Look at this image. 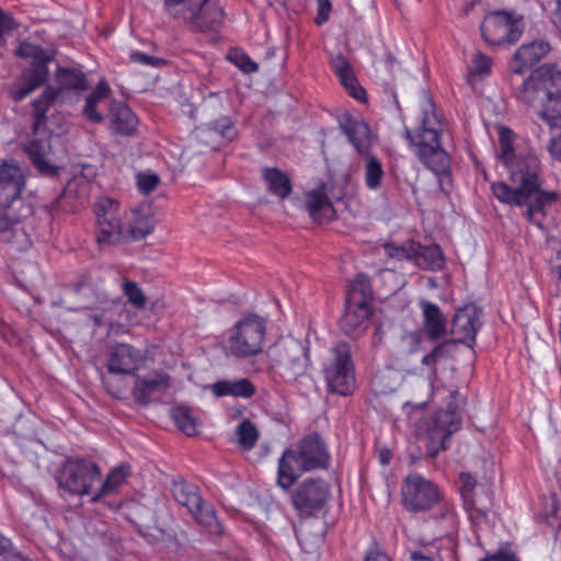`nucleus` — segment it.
Here are the masks:
<instances>
[{"label":"nucleus","instance_id":"cd10ccee","mask_svg":"<svg viewBox=\"0 0 561 561\" xmlns=\"http://www.w3.org/2000/svg\"><path fill=\"white\" fill-rule=\"evenodd\" d=\"M58 98V90L51 85L45 88L42 94L32 102V134L39 135L47 124V112Z\"/></svg>","mask_w":561,"mask_h":561},{"label":"nucleus","instance_id":"f3484780","mask_svg":"<svg viewBox=\"0 0 561 561\" xmlns=\"http://www.w3.org/2000/svg\"><path fill=\"white\" fill-rule=\"evenodd\" d=\"M51 58L34 59L31 66L23 70L20 79L10 88L11 99L19 103L28 94L43 85L48 77L47 62Z\"/></svg>","mask_w":561,"mask_h":561},{"label":"nucleus","instance_id":"37998d69","mask_svg":"<svg viewBox=\"0 0 561 561\" xmlns=\"http://www.w3.org/2000/svg\"><path fill=\"white\" fill-rule=\"evenodd\" d=\"M154 229V220L151 217H140L130 227L129 234L133 240H141Z\"/></svg>","mask_w":561,"mask_h":561},{"label":"nucleus","instance_id":"5701e85b","mask_svg":"<svg viewBox=\"0 0 561 561\" xmlns=\"http://www.w3.org/2000/svg\"><path fill=\"white\" fill-rule=\"evenodd\" d=\"M107 117L112 134L125 137L136 135L139 119L126 103L116 100L112 101Z\"/></svg>","mask_w":561,"mask_h":561},{"label":"nucleus","instance_id":"f03ea898","mask_svg":"<svg viewBox=\"0 0 561 561\" xmlns=\"http://www.w3.org/2000/svg\"><path fill=\"white\" fill-rule=\"evenodd\" d=\"M422 114L417 128L412 131L404 128L405 139L413 148L420 162L437 175L450 174V158L442 146V122L435 112L433 99L422 90Z\"/></svg>","mask_w":561,"mask_h":561},{"label":"nucleus","instance_id":"bb28decb","mask_svg":"<svg viewBox=\"0 0 561 561\" xmlns=\"http://www.w3.org/2000/svg\"><path fill=\"white\" fill-rule=\"evenodd\" d=\"M211 393L217 397H234L250 399L256 393V387L248 378L236 380H218L209 385Z\"/></svg>","mask_w":561,"mask_h":561},{"label":"nucleus","instance_id":"a19ab883","mask_svg":"<svg viewBox=\"0 0 561 561\" xmlns=\"http://www.w3.org/2000/svg\"><path fill=\"white\" fill-rule=\"evenodd\" d=\"M100 234L98 237L99 242L114 243L121 239V221L117 216L113 217L112 221H107L104 225H98Z\"/></svg>","mask_w":561,"mask_h":561},{"label":"nucleus","instance_id":"603ef678","mask_svg":"<svg viewBox=\"0 0 561 561\" xmlns=\"http://www.w3.org/2000/svg\"><path fill=\"white\" fill-rule=\"evenodd\" d=\"M439 360L440 359L437 356V354L435 353L434 348H432V351L428 352L427 354H425L421 359L422 365L428 367L427 376H428V379L431 380V382H433L437 378L436 365Z\"/></svg>","mask_w":561,"mask_h":561},{"label":"nucleus","instance_id":"79ce46f5","mask_svg":"<svg viewBox=\"0 0 561 561\" xmlns=\"http://www.w3.org/2000/svg\"><path fill=\"white\" fill-rule=\"evenodd\" d=\"M123 293L127 297L128 302L136 309H142L145 307L147 300L146 296L136 282H124Z\"/></svg>","mask_w":561,"mask_h":561},{"label":"nucleus","instance_id":"39448f33","mask_svg":"<svg viewBox=\"0 0 561 561\" xmlns=\"http://www.w3.org/2000/svg\"><path fill=\"white\" fill-rule=\"evenodd\" d=\"M171 491L174 500L180 505L185 506L195 520L205 527L209 534H222L224 529L214 506L204 501L197 485L179 478L173 480Z\"/></svg>","mask_w":561,"mask_h":561},{"label":"nucleus","instance_id":"680f3d73","mask_svg":"<svg viewBox=\"0 0 561 561\" xmlns=\"http://www.w3.org/2000/svg\"><path fill=\"white\" fill-rule=\"evenodd\" d=\"M91 277L88 275H82L75 284V291L76 293H82L85 288H91Z\"/></svg>","mask_w":561,"mask_h":561},{"label":"nucleus","instance_id":"a211bd4d","mask_svg":"<svg viewBox=\"0 0 561 561\" xmlns=\"http://www.w3.org/2000/svg\"><path fill=\"white\" fill-rule=\"evenodd\" d=\"M131 396L140 407H147L154 394L165 393L171 387V376L162 371H152L148 375L134 376Z\"/></svg>","mask_w":561,"mask_h":561},{"label":"nucleus","instance_id":"8fccbe9b","mask_svg":"<svg viewBox=\"0 0 561 561\" xmlns=\"http://www.w3.org/2000/svg\"><path fill=\"white\" fill-rule=\"evenodd\" d=\"M363 561H391L382 547L374 540L367 548Z\"/></svg>","mask_w":561,"mask_h":561},{"label":"nucleus","instance_id":"393cba45","mask_svg":"<svg viewBox=\"0 0 561 561\" xmlns=\"http://www.w3.org/2000/svg\"><path fill=\"white\" fill-rule=\"evenodd\" d=\"M371 312V306H353L345 302V313L340 320L341 329L347 336L358 339L368 328Z\"/></svg>","mask_w":561,"mask_h":561},{"label":"nucleus","instance_id":"4be33fe9","mask_svg":"<svg viewBox=\"0 0 561 561\" xmlns=\"http://www.w3.org/2000/svg\"><path fill=\"white\" fill-rule=\"evenodd\" d=\"M339 126L360 156L370 152L371 131L367 123L350 113H344L339 117Z\"/></svg>","mask_w":561,"mask_h":561},{"label":"nucleus","instance_id":"69168bd1","mask_svg":"<svg viewBox=\"0 0 561 561\" xmlns=\"http://www.w3.org/2000/svg\"><path fill=\"white\" fill-rule=\"evenodd\" d=\"M1 561H31L28 558L24 557L21 552H19L15 548L5 556Z\"/></svg>","mask_w":561,"mask_h":561},{"label":"nucleus","instance_id":"4c0bfd02","mask_svg":"<svg viewBox=\"0 0 561 561\" xmlns=\"http://www.w3.org/2000/svg\"><path fill=\"white\" fill-rule=\"evenodd\" d=\"M238 445L243 450H251L255 447L260 433L250 420H243L236 430Z\"/></svg>","mask_w":561,"mask_h":561},{"label":"nucleus","instance_id":"bf43d9fd","mask_svg":"<svg viewBox=\"0 0 561 561\" xmlns=\"http://www.w3.org/2000/svg\"><path fill=\"white\" fill-rule=\"evenodd\" d=\"M479 561H519L515 553L508 551H499L492 556H486Z\"/></svg>","mask_w":561,"mask_h":561},{"label":"nucleus","instance_id":"de8ad7c7","mask_svg":"<svg viewBox=\"0 0 561 561\" xmlns=\"http://www.w3.org/2000/svg\"><path fill=\"white\" fill-rule=\"evenodd\" d=\"M490 66H491V59L488 56H485L481 53H478L474 56V58L472 59V65H471L469 71L471 75H474V76H485L490 71Z\"/></svg>","mask_w":561,"mask_h":561},{"label":"nucleus","instance_id":"c85d7f7f","mask_svg":"<svg viewBox=\"0 0 561 561\" xmlns=\"http://www.w3.org/2000/svg\"><path fill=\"white\" fill-rule=\"evenodd\" d=\"M306 209L312 219L318 222L330 220L335 214L331 201L321 188L307 193Z\"/></svg>","mask_w":561,"mask_h":561},{"label":"nucleus","instance_id":"5fc2aeb1","mask_svg":"<svg viewBox=\"0 0 561 561\" xmlns=\"http://www.w3.org/2000/svg\"><path fill=\"white\" fill-rule=\"evenodd\" d=\"M111 93V88L106 81L101 80L95 89L87 96V99L92 100L95 104H98L103 99L107 98Z\"/></svg>","mask_w":561,"mask_h":561},{"label":"nucleus","instance_id":"473e14b6","mask_svg":"<svg viewBox=\"0 0 561 561\" xmlns=\"http://www.w3.org/2000/svg\"><path fill=\"white\" fill-rule=\"evenodd\" d=\"M373 295L369 277L360 273L352 282L345 302L353 304V306H370Z\"/></svg>","mask_w":561,"mask_h":561},{"label":"nucleus","instance_id":"6e6552de","mask_svg":"<svg viewBox=\"0 0 561 561\" xmlns=\"http://www.w3.org/2000/svg\"><path fill=\"white\" fill-rule=\"evenodd\" d=\"M101 478L100 467L84 458H69L58 470V486L73 495H88L96 480Z\"/></svg>","mask_w":561,"mask_h":561},{"label":"nucleus","instance_id":"1a4fd4ad","mask_svg":"<svg viewBox=\"0 0 561 561\" xmlns=\"http://www.w3.org/2000/svg\"><path fill=\"white\" fill-rule=\"evenodd\" d=\"M323 373L331 392L340 396L352 393L355 387V370L350 344L340 342L333 347L332 358Z\"/></svg>","mask_w":561,"mask_h":561},{"label":"nucleus","instance_id":"6ab92c4d","mask_svg":"<svg viewBox=\"0 0 561 561\" xmlns=\"http://www.w3.org/2000/svg\"><path fill=\"white\" fill-rule=\"evenodd\" d=\"M551 46L546 41H533L520 45L508 61V69L513 75H524L543 59Z\"/></svg>","mask_w":561,"mask_h":561},{"label":"nucleus","instance_id":"9b49d317","mask_svg":"<svg viewBox=\"0 0 561 561\" xmlns=\"http://www.w3.org/2000/svg\"><path fill=\"white\" fill-rule=\"evenodd\" d=\"M288 492L293 507L305 517L321 511L331 496L329 483L320 478H307Z\"/></svg>","mask_w":561,"mask_h":561},{"label":"nucleus","instance_id":"a878e982","mask_svg":"<svg viewBox=\"0 0 561 561\" xmlns=\"http://www.w3.org/2000/svg\"><path fill=\"white\" fill-rule=\"evenodd\" d=\"M331 68L352 98L358 101L366 100V91L358 84L353 68L344 55L339 54L332 58Z\"/></svg>","mask_w":561,"mask_h":561},{"label":"nucleus","instance_id":"aec40b11","mask_svg":"<svg viewBox=\"0 0 561 561\" xmlns=\"http://www.w3.org/2000/svg\"><path fill=\"white\" fill-rule=\"evenodd\" d=\"M25 179L21 168L14 162L0 164V207L10 208L21 196Z\"/></svg>","mask_w":561,"mask_h":561},{"label":"nucleus","instance_id":"49530a36","mask_svg":"<svg viewBox=\"0 0 561 561\" xmlns=\"http://www.w3.org/2000/svg\"><path fill=\"white\" fill-rule=\"evenodd\" d=\"M129 59L133 62L140 64L144 66H150V67H161L167 64L165 59L154 56H149L142 51H131L129 54Z\"/></svg>","mask_w":561,"mask_h":561},{"label":"nucleus","instance_id":"f8f14e48","mask_svg":"<svg viewBox=\"0 0 561 561\" xmlns=\"http://www.w3.org/2000/svg\"><path fill=\"white\" fill-rule=\"evenodd\" d=\"M273 353L274 360L286 381H297L299 377L305 376L309 356L308 348L300 341L282 340L275 345Z\"/></svg>","mask_w":561,"mask_h":561},{"label":"nucleus","instance_id":"a18cd8bd","mask_svg":"<svg viewBox=\"0 0 561 561\" xmlns=\"http://www.w3.org/2000/svg\"><path fill=\"white\" fill-rule=\"evenodd\" d=\"M160 179L154 173H139L137 176V186L142 194H150L158 187Z\"/></svg>","mask_w":561,"mask_h":561},{"label":"nucleus","instance_id":"2eb2a0df","mask_svg":"<svg viewBox=\"0 0 561 561\" xmlns=\"http://www.w3.org/2000/svg\"><path fill=\"white\" fill-rule=\"evenodd\" d=\"M146 360L142 352L130 344L116 343L108 350L107 371L112 375L136 376Z\"/></svg>","mask_w":561,"mask_h":561},{"label":"nucleus","instance_id":"338daca9","mask_svg":"<svg viewBox=\"0 0 561 561\" xmlns=\"http://www.w3.org/2000/svg\"><path fill=\"white\" fill-rule=\"evenodd\" d=\"M102 381H103V385L106 387V389H107V391H108V393L111 396H113L115 398H119L121 397L122 391H121L119 388L113 386L112 382L108 379H106V378H103Z\"/></svg>","mask_w":561,"mask_h":561},{"label":"nucleus","instance_id":"c03bdc74","mask_svg":"<svg viewBox=\"0 0 561 561\" xmlns=\"http://www.w3.org/2000/svg\"><path fill=\"white\" fill-rule=\"evenodd\" d=\"M117 210L118 203L111 198H102L94 206L96 219H100L104 216H110L111 220H113V217L116 216Z\"/></svg>","mask_w":561,"mask_h":561},{"label":"nucleus","instance_id":"72a5a7b5","mask_svg":"<svg viewBox=\"0 0 561 561\" xmlns=\"http://www.w3.org/2000/svg\"><path fill=\"white\" fill-rule=\"evenodd\" d=\"M56 81L59 91H85L88 80L85 75L78 68H58L56 71Z\"/></svg>","mask_w":561,"mask_h":561},{"label":"nucleus","instance_id":"f704fd0d","mask_svg":"<svg viewBox=\"0 0 561 561\" xmlns=\"http://www.w3.org/2000/svg\"><path fill=\"white\" fill-rule=\"evenodd\" d=\"M431 518L439 526L445 533L451 531L457 525V513L455 505L451 501L439 495V500L435 503Z\"/></svg>","mask_w":561,"mask_h":561},{"label":"nucleus","instance_id":"dca6fc26","mask_svg":"<svg viewBox=\"0 0 561 561\" xmlns=\"http://www.w3.org/2000/svg\"><path fill=\"white\" fill-rule=\"evenodd\" d=\"M23 151L39 174L49 178L59 174L60 167L54 159L50 136L33 135V138L23 145Z\"/></svg>","mask_w":561,"mask_h":561},{"label":"nucleus","instance_id":"58836bf2","mask_svg":"<svg viewBox=\"0 0 561 561\" xmlns=\"http://www.w3.org/2000/svg\"><path fill=\"white\" fill-rule=\"evenodd\" d=\"M207 131L216 134L222 141L230 142L237 137V128L229 116H222L210 122Z\"/></svg>","mask_w":561,"mask_h":561},{"label":"nucleus","instance_id":"09e8293b","mask_svg":"<svg viewBox=\"0 0 561 561\" xmlns=\"http://www.w3.org/2000/svg\"><path fill=\"white\" fill-rule=\"evenodd\" d=\"M191 0H163L164 12L173 19L183 16L185 4Z\"/></svg>","mask_w":561,"mask_h":561},{"label":"nucleus","instance_id":"0e129e2a","mask_svg":"<svg viewBox=\"0 0 561 561\" xmlns=\"http://www.w3.org/2000/svg\"><path fill=\"white\" fill-rule=\"evenodd\" d=\"M392 459V453L388 448L379 449L378 460L382 466H388Z\"/></svg>","mask_w":561,"mask_h":561},{"label":"nucleus","instance_id":"0eeeda50","mask_svg":"<svg viewBox=\"0 0 561 561\" xmlns=\"http://www.w3.org/2000/svg\"><path fill=\"white\" fill-rule=\"evenodd\" d=\"M266 325L263 318L250 314L240 319L231 329L228 350L234 357L245 358L257 355L263 348Z\"/></svg>","mask_w":561,"mask_h":561},{"label":"nucleus","instance_id":"20e7f679","mask_svg":"<svg viewBox=\"0 0 561 561\" xmlns=\"http://www.w3.org/2000/svg\"><path fill=\"white\" fill-rule=\"evenodd\" d=\"M465 399L458 390H450L444 407L439 408L427 426L426 455L435 458L447 448L450 436L460 430Z\"/></svg>","mask_w":561,"mask_h":561},{"label":"nucleus","instance_id":"f257e3e1","mask_svg":"<svg viewBox=\"0 0 561 561\" xmlns=\"http://www.w3.org/2000/svg\"><path fill=\"white\" fill-rule=\"evenodd\" d=\"M499 142L500 158L510 169L512 180L518 186L512 187L505 182L492 184V193L504 204L527 206L524 215L526 219L540 230H543V220L547 217L546 207L558 202L559 194L554 191L541 188L543 180L540 176V161L535 154H516L513 147V131L507 127L500 129Z\"/></svg>","mask_w":561,"mask_h":561},{"label":"nucleus","instance_id":"864d4df0","mask_svg":"<svg viewBox=\"0 0 561 561\" xmlns=\"http://www.w3.org/2000/svg\"><path fill=\"white\" fill-rule=\"evenodd\" d=\"M456 347L457 344L455 343V341L448 339L436 344L433 348L437 356L439 357V359H448L454 356Z\"/></svg>","mask_w":561,"mask_h":561},{"label":"nucleus","instance_id":"c756f323","mask_svg":"<svg viewBox=\"0 0 561 561\" xmlns=\"http://www.w3.org/2000/svg\"><path fill=\"white\" fill-rule=\"evenodd\" d=\"M262 179L267 186V192L280 199L287 198L293 192L290 178L278 168H263Z\"/></svg>","mask_w":561,"mask_h":561},{"label":"nucleus","instance_id":"4d7b16f0","mask_svg":"<svg viewBox=\"0 0 561 561\" xmlns=\"http://www.w3.org/2000/svg\"><path fill=\"white\" fill-rule=\"evenodd\" d=\"M318 3V14L314 20L316 24L322 25L329 20L330 12L332 9V4L330 0H317Z\"/></svg>","mask_w":561,"mask_h":561},{"label":"nucleus","instance_id":"ddd939ff","mask_svg":"<svg viewBox=\"0 0 561 561\" xmlns=\"http://www.w3.org/2000/svg\"><path fill=\"white\" fill-rule=\"evenodd\" d=\"M460 483L459 492L469 517L476 524L484 522L492 505L490 488L481 486L476 492L477 481L467 472L460 474Z\"/></svg>","mask_w":561,"mask_h":561},{"label":"nucleus","instance_id":"2f4dec72","mask_svg":"<svg viewBox=\"0 0 561 561\" xmlns=\"http://www.w3.org/2000/svg\"><path fill=\"white\" fill-rule=\"evenodd\" d=\"M414 263L423 270L440 271L445 266V256L438 244L422 245L420 243V249H415Z\"/></svg>","mask_w":561,"mask_h":561},{"label":"nucleus","instance_id":"7ed1b4c3","mask_svg":"<svg viewBox=\"0 0 561 561\" xmlns=\"http://www.w3.org/2000/svg\"><path fill=\"white\" fill-rule=\"evenodd\" d=\"M330 458L327 444L318 433L305 436L279 457L277 485L283 491H289L302 473L328 469Z\"/></svg>","mask_w":561,"mask_h":561},{"label":"nucleus","instance_id":"ea45409f","mask_svg":"<svg viewBox=\"0 0 561 561\" xmlns=\"http://www.w3.org/2000/svg\"><path fill=\"white\" fill-rule=\"evenodd\" d=\"M415 249H420V243L413 240H409L400 245L386 243L385 250L389 257L397 259L399 261L407 260L414 262Z\"/></svg>","mask_w":561,"mask_h":561},{"label":"nucleus","instance_id":"4468645a","mask_svg":"<svg viewBox=\"0 0 561 561\" xmlns=\"http://www.w3.org/2000/svg\"><path fill=\"white\" fill-rule=\"evenodd\" d=\"M481 313L482 310L474 304L457 309L451 319L450 334L453 337L450 340L455 341L457 345L463 344L473 348L477 333L482 325L480 321Z\"/></svg>","mask_w":561,"mask_h":561},{"label":"nucleus","instance_id":"b1692460","mask_svg":"<svg viewBox=\"0 0 561 561\" xmlns=\"http://www.w3.org/2000/svg\"><path fill=\"white\" fill-rule=\"evenodd\" d=\"M422 310V324L424 333L432 342H437L447 335V319L440 308L431 301L422 300L420 302Z\"/></svg>","mask_w":561,"mask_h":561},{"label":"nucleus","instance_id":"c9c22d12","mask_svg":"<svg viewBox=\"0 0 561 561\" xmlns=\"http://www.w3.org/2000/svg\"><path fill=\"white\" fill-rule=\"evenodd\" d=\"M365 158L364 163V179L366 186L371 191H377L382 185V180L385 178V171L382 163L379 159L373 156L370 152L368 154H363Z\"/></svg>","mask_w":561,"mask_h":561},{"label":"nucleus","instance_id":"6e6d98bb","mask_svg":"<svg viewBox=\"0 0 561 561\" xmlns=\"http://www.w3.org/2000/svg\"><path fill=\"white\" fill-rule=\"evenodd\" d=\"M82 113L90 122L102 123L104 121V116L96 111V104L92 100L85 99Z\"/></svg>","mask_w":561,"mask_h":561},{"label":"nucleus","instance_id":"423d86ee","mask_svg":"<svg viewBox=\"0 0 561 561\" xmlns=\"http://www.w3.org/2000/svg\"><path fill=\"white\" fill-rule=\"evenodd\" d=\"M480 31L486 44L492 46L513 45L517 43L524 31L523 15L505 10L488 13L480 24Z\"/></svg>","mask_w":561,"mask_h":561},{"label":"nucleus","instance_id":"412c9836","mask_svg":"<svg viewBox=\"0 0 561 561\" xmlns=\"http://www.w3.org/2000/svg\"><path fill=\"white\" fill-rule=\"evenodd\" d=\"M190 16H183L193 31L205 33L215 30L222 21L225 13L217 0H202L198 7L190 5Z\"/></svg>","mask_w":561,"mask_h":561},{"label":"nucleus","instance_id":"7c9ffc66","mask_svg":"<svg viewBox=\"0 0 561 561\" xmlns=\"http://www.w3.org/2000/svg\"><path fill=\"white\" fill-rule=\"evenodd\" d=\"M129 473V465L122 463L113 468L107 474L105 481L102 483L99 491L92 495L90 501L92 503L101 502L104 497L116 493L118 489L125 483Z\"/></svg>","mask_w":561,"mask_h":561},{"label":"nucleus","instance_id":"e433bc0d","mask_svg":"<svg viewBox=\"0 0 561 561\" xmlns=\"http://www.w3.org/2000/svg\"><path fill=\"white\" fill-rule=\"evenodd\" d=\"M171 417L178 428L187 436L197 435V421L190 408L184 405L174 407L171 410Z\"/></svg>","mask_w":561,"mask_h":561},{"label":"nucleus","instance_id":"3c124183","mask_svg":"<svg viewBox=\"0 0 561 561\" xmlns=\"http://www.w3.org/2000/svg\"><path fill=\"white\" fill-rule=\"evenodd\" d=\"M234 65L244 73H253L259 70V65L253 61L247 54L234 56Z\"/></svg>","mask_w":561,"mask_h":561},{"label":"nucleus","instance_id":"9d476101","mask_svg":"<svg viewBox=\"0 0 561 561\" xmlns=\"http://www.w3.org/2000/svg\"><path fill=\"white\" fill-rule=\"evenodd\" d=\"M440 494L433 481L420 473H410L401 485V505L409 513H425L434 508Z\"/></svg>","mask_w":561,"mask_h":561},{"label":"nucleus","instance_id":"13d9d810","mask_svg":"<svg viewBox=\"0 0 561 561\" xmlns=\"http://www.w3.org/2000/svg\"><path fill=\"white\" fill-rule=\"evenodd\" d=\"M437 558H439V552L437 550H430L427 546L424 547V550L410 552V559L412 561H435Z\"/></svg>","mask_w":561,"mask_h":561},{"label":"nucleus","instance_id":"774afa93","mask_svg":"<svg viewBox=\"0 0 561 561\" xmlns=\"http://www.w3.org/2000/svg\"><path fill=\"white\" fill-rule=\"evenodd\" d=\"M551 156L556 160L561 161V139L552 145Z\"/></svg>","mask_w":561,"mask_h":561},{"label":"nucleus","instance_id":"052dcab7","mask_svg":"<svg viewBox=\"0 0 561 561\" xmlns=\"http://www.w3.org/2000/svg\"><path fill=\"white\" fill-rule=\"evenodd\" d=\"M15 547L10 538L0 533V561L8 556Z\"/></svg>","mask_w":561,"mask_h":561},{"label":"nucleus","instance_id":"e2e57ef3","mask_svg":"<svg viewBox=\"0 0 561 561\" xmlns=\"http://www.w3.org/2000/svg\"><path fill=\"white\" fill-rule=\"evenodd\" d=\"M551 22L561 31V0H556V8L551 13Z\"/></svg>","mask_w":561,"mask_h":561}]
</instances>
